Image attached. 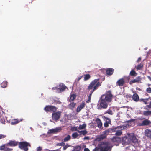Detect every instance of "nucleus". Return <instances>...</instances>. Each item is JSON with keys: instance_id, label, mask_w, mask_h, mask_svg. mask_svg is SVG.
Listing matches in <instances>:
<instances>
[{"instance_id": "nucleus-1", "label": "nucleus", "mask_w": 151, "mask_h": 151, "mask_svg": "<svg viewBox=\"0 0 151 151\" xmlns=\"http://www.w3.org/2000/svg\"><path fill=\"white\" fill-rule=\"evenodd\" d=\"M113 95L111 91H106L105 94L101 95L99 100L98 109H106L108 106L109 103L112 101Z\"/></svg>"}, {"instance_id": "nucleus-2", "label": "nucleus", "mask_w": 151, "mask_h": 151, "mask_svg": "<svg viewBox=\"0 0 151 151\" xmlns=\"http://www.w3.org/2000/svg\"><path fill=\"white\" fill-rule=\"evenodd\" d=\"M99 79H95L90 83L87 88L88 91L93 93L101 86V83L99 81Z\"/></svg>"}, {"instance_id": "nucleus-3", "label": "nucleus", "mask_w": 151, "mask_h": 151, "mask_svg": "<svg viewBox=\"0 0 151 151\" xmlns=\"http://www.w3.org/2000/svg\"><path fill=\"white\" fill-rule=\"evenodd\" d=\"M31 146L30 144L26 141L19 142L18 144L19 148L24 151H28L29 150L28 147Z\"/></svg>"}, {"instance_id": "nucleus-4", "label": "nucleus", "mask_w": 151, "mask_h": 151, "mask_svg": "<svg viewBox=\"0 0 151 151\" xmlns=\"http://www.w3.org/2000/svg\"><path fill=\"white\" fill-rule=\"evenodd\" d=\"M128 139H130V141H132L134 144V146H136L139 145V143L138 141V140L133 134H129L128 135L127 138H125V141L126 142H127V141H126V140Z\"/></svg>"}, {"instance_id": "nucleus-5", "label": "nucleus", "mask_w": 151, "mask_h": 151, "mask_svg": "<svg viewBox=\"0 0 151 151\" xmlns=\"http://www.w3.org/2000/svg\"><path fill=\"white\" fill-rule=\"evenodd\" d=\"M100 151H108L111 150V147L109 146V144L108 142H103Z\"/></svg>"}, {"instance_id": "nucleus-6", "label": "nucleus", "mask_w": 151, "mask_h": 151, "mask_svg": "<svg viewBox=\"0 0 151 151\" xmlns=\"http://www.w3.org/2000/svg\"><path fill=\"white\" fill-rule=\"evenodd\" d=\"M57 108L54 106L47 105L44 108V110L46 112H55L56 111Z\"/></svg>"}, {"instance_id": "nucleus-7", "label": "nucleus", "mask_w": 151, "mask_h": 151, "mask_svg": "<svg viewBox=\"0 0 151 151\" xmlns=\"http://www.w3.org/2000/svg\"><path fill=\"white\" fill-rule=\"evenodd\" d=\"M126 78L128 80V82L129 81L130 78L129 76L124 77V78H122L118 80L116 83V86H123L125 83V79Z\"/></svg>"}, {"instance_id": "nucleus-8", "label": "nucleus", "mask_w": 151, "mask_h": 151, "mask_svg": "<svg viewBox=\"0 0 151 151\" xmlns=\"http://www.w3.org/2000/svg\"><path fill=\"white\" fill-rule=\"evenodd\" d=\"M61 114V112L60 111L53 112L52 116V119L57 121L60 118Z\"/></svg>"}, {"instance_id": "nucleus-9", "label": "nucleus", "mask_w": 151, "mask_h": 151, "mask_svg": "<svg viewBox=\"0 0 151 151\" xmlns=\"http://www.w3.org/2000/svg\"><path fill=\"white\" fill-rule=\"evenodd\" d=\"M150 125H151V121L148 119H145L138 123L139 126H146Z\"/></svg>"}, {"instance_id": "nucleus-10", "label": "nucleus", "mask_w": 151, "mask_h": 151, "mask_svg": "<svg viewBox=\"0 0 151 151\" xmlns=\"http://www.w3.org/2000/svg\"><path fill=\"white\" fill-rule=\"evenodd\" d=\"M114 70V69L112 68H109L106 69H104L101 70V71L104 73L105 72L106 75L110 76L112 75Z\"/></svg>"}, {"instance_id": "nucleus-11", "label": "nucleus", "mask_w": 151, "mask_h": 151, "mask_svg": "<svg viewBox=\"0 0 151 151\" xmlns=\"http://www.w3.org/2000/svg\"><path fill=\"white\" fill-rule=\"evenodd\" d=\"M19 143V142L15 141H10L9 142L6 144V146L14 147L17 145H18Z\"/></svg>"}, {"instance_id": "nucleus-12", "label": "nucleus", "mask_w": 151, "mask_h": 151, "mask_svg": "<svg viewBox=\"0 0 151 151\" xmlns=\"http://www.w3.org/2000/svg\"><path fill=\"white\" fill-rule=\"evenodd\" d=\"M95 122L97 124L98 127L99 129H103L102 124L101 120L99 118H97L95 119Z\"/></svg>"}, {"instance_id": "nucleus-13", "label": "nucleus", "mask_w": 151, "mask_h": 151, "mask_svg": "<svg viewBox=\"0 0 151 151\" xmlns=\"http://www.w3.org/2000/svg\"><path fill=\"white\" fill-rule=\"evenodd\" d=\"M62 129L61 127H58L55 129H52L49 130V133H57L60 132Z\"/></svg>"}, {"instance_id": "nucleus-14", "label": "nucleus", "mask_w": 151, "mask_h": 151, "mask_svg": "<svg viewBox=\"0 0 151 151\" xmlns=\"http://www.w3.org/2000/svg\"><path fill=\"white\" fill-rule=\"evenodd\" d=\"M85 105V102H82L79 106L76 109V112H79L81 110V109L84 108Z\"/></svg>"}, {"instance_id": "nucleus-15", "label": "nucleus", "mask_w": 151, "mask_h": 151, "mask_svg": "<svg viewBox=\"0 0 151 151\" xmlns=\"http://www.w3.org/2000/svg\"><path fill=\"white\" fill-rule=\"evenodd\" d=\"M145 133L146 136L149 138L151 139V129H146Z\"/></svg>"}, {"instance_id": "nucleus-16", "label": "nucleus", "mask_w": 151, "mask_h": 151, "mask_svg": "<svg viewBox=\"0 0 151 151\" xmlns=\"http://www.w3.org/2000/svg\"><path fill=\"white\" fill-rule=\"evenodd\" d=\"M141 80V78L139 76L137 77L136 79H134L131 80L129 82V84L130 85H132L133 83H134L136 82H138L139 81Z\"/></svg>"}, {"instance_id": "nucleus-17", "label": "nucleus", "mask_w": 151, "mask_h": 151, "mask_svg": "<svg viewBox=\"0 0 151 151\" xmlns=\"http://www.w3.org/2000/svg\"><path fill=\"white\" fill-rule=\"evenodd\" d=\"M132 99L135 102H138L139 100V96L136 93L133 94L132 96Z\"/></svg>"}, {"instance_id": "nucleus-18", "label": "nucleus", "mask_w": 151, "mask_h": 151, "mask_svg": "<svg viewBox=\"0 0 151 151\" xmlns=\"http://www.w3.org/2000/svg\"><path fill=\"white\" fill-rule=\"evenodd\" d=\"M143 114L146 116H151V111H144Z\"/></svg>"}, {"instance_id": "nucleus-19", "label": "nucleus", "mask_w": 151, "mask_h": 151, "mask_svg": "<svg viewBox=\"0 0 151 151\" xmlns=\"http://www.w3.org/2000/svg\"><path fill=\"white\" fill-rule=\"evenodd\" d=\"M71 139L70 136L69 135H68L66 137L62 139V141L64 142H66L70 140Z\"/></svg>"}, {"instance_id": "nucleus-20", "label": "nucleus", "mask_w": 151, "mask_h": 151, "mask_svg": "<svg viewBox=\"0 0 151 151\" xmlns=\"http://www.w3.org/2000/svg\"><path fill=\"white\" fill-rule=\"evenodd\" d=\"M148 100L149 98H141L139 100L140 101L143 102L145 104H148Z\"/></svg>"}, {"instance_id": "nucleus-21", "label": "nucleus", "mask_w": 151, "mask_h": 151, "mask_svg": "<svg viewBox=\"0 0 151 151\" xmlns=\"http://www.w3.org/2000/svg\"><path fill=\"white\" fill-rule=\"evenodd\" d=\"M103 118L104 120L105 121V122L109 124H111V120L109 118L104 116Z\"/></svg>"}, {"instance_id": "nucleus-22", "label": "nucleus", "mask_w": 151, "mask_h": 151, "mask_svg": "<svg viewBox=\"0 0 151 151\" xmlns=\"http://www.w3.org/2000/svg\"><path fill=\"white\" fill-rule=\"evenodd\" d=\"M143 68V65L142 63H141L138 65L136 67V69L138 70H142Z\"/></svg>"}, {"instance_id": "nucleus-23", "label": "nucleus", "mask_w": 151, "mask_h": 151, "mask_svg": "<svg viewBox=\"0 0 151 151\" xmlns=\"http://www.w3.org/2000/svg\"><path fill=\"white\" fill-rule=\"evenodd\" d=\"M19 122V121L17 119H15L13 120L11 123V124L12 125H15Z\"/></svg>"}, {"instance_id": "nucleus-24", "label": "nucleus", "mask_w": 151, "mask_h": 151, "mask_svg": "<svg viewBox=\"0 0 151 151\" xmlns=\"http://www.w3.org/2000/svg\"><path fill=\"white\" fill-rule=\"evenodd\" d=\"M8 82L6 81H4L1 84V87L4 88L7 87V86Z\"/></svg>"}, {"instance_id": "nucleus-25", "label": "nucleus", "mask_w": 151, "mask_h": 151, "mask_svg": "<svg viewBox=\"0 0 151 151\" xmlns=\"http://www.w3.org/2000/svg\"><path fill=\"white\" fill-rule=\"evenodd\" d=\"M86 126V125L85 124H83L82 125H80L79 126L78 129L79 130L83 129H85Z\"/></svg>"}, {"instance_id": "nucleus-26", "label": "nucleus", "mask_w": 151, "mask_h": 151, "mask_svg": "<svg viewBox=\"0 0 151 151\" xmlns=\"http://www.w3.org/2000/svg\"><path fill=\"white\" fill-rule=\"evenodd\" d=\"M76 95L74 94H73L70 95V101H73L76 98Z\"/></svg>"}, {"instance_id": "nucleus-27", "label": "nucleus", "mask_w": 151, "mask_h": 151, "mask_svg": "<svg viewBox=\"0 0 151 151\" xmlns=\"http://www.w3.org/2000/svg\"><path fill=\"white\" fill-rule=\"evenodd\" d=\"M59 88V89H58V90H59L60 91H64L66 89V87L64 85H62V86H60V88Z\"/></svg>"}, {"instance_id": "nucleus-28", "label": "nucleus", "mask_w": 151, "mask_h": 151, "mask_svg": "<svg viewBox=\"0 0 151 151\" xmlns=\"http://www.w3.org/2000/svg\"><path fill=\"white\" fill-rule=\"evenodd\" d=\"M76 103H74V102L71 103L69 105V108L70 109H73L75 107L76 105Z\"/></svg>"}, {"instance_id": "nucleus-29", "label": "nucleus", "mask_w": 151, "mask_h": 151, "mask_svg": "<svg viewBox=\"0 0 151 151\" xmlns=\"http://www.w3.org/2000/svg\"><path fill=\"white\" fill-rule=\"evenodd\" d=\"M78 132L80 133L81 135H85L87 133V132L86 130L83 131H78Z\"/></svg>"}, {"instance_id": "nucleus-30", "label": "nucleus", "mask_w": 151, "mask_h": 151, "mask_svg": "<svg viewBox=\"0 0 151 151\" xmlns=\"http://www.w3.org/2000/svg\"><path fill=\"white\" fill-rule=\"evenodd\" d=\"M78 136L79 135L76 132L73 133L72 135V136L73 139H76L77 138Z\"/></svg>"}, {"instance_id": "nucleus-31", "label": "nucleus", "mask_w": 151, "mask_h": 151, "mask_svg": "<svg viewBox=\"0 0 151 151\" xmlns=\"http://www.w3.org/2000/svg\"><path fill=\"white\" fill-rule=\"evenodd\" d=\"M137 74V73L134 70H131L130 73V75L132 76H135Z\"/></svg>"}, {"instance_id": "nucleus-32", "label": "nucleus", "mask_w": 151, "mask_h": 151, "mask_svg": "<svg viewBox=\"0 0 151 151\" xmlns=\"http://www.w3.org/2000/svg\"><path fill=\"white\" fill-rule=\"evenodd\" d=\"M84 76V81H86V80H87L89 79L91 77L90 75L88 74L85 75Z\"/></svg>"}, {"instance_id": "nucleus-33", "label": "nucleus", "mask_w": 151, "mask_h": 151, "mask_svg": "<svg viewBox=\"0 0 151 151\" xmlns=\"http://www.w3.org/2000/svg\"><path fill=\"white\" fill-rule=\"evenodd\" d=\"M113 141L114 142H118L121 140V139L118 137H114L112 139Z\"/></svg>"}, {"instance_id": "nucleus-34", "label": "nucleus", "mask_w": 151, "mask_h": 151, "mask_svg": "<svg viewBox=\"0 0 151 151\" xmlns=\"http://www.w3.org/2000/svg\"><path fill=\"white\" fill-rule=\"evenodd\" d=\"M111 130L109 129L106 130L103 132V134L104 135H107L108 133L111 132Z\"/></svg>"}, {"instance_id": "nucleus-35", "label": "nucleus", "mask_w": 151, "mask_h": 151, "mask_svg": "<svg viewBox=\"0 0 151 151\" xmlns=\"http://www.w3.org/2000/svg\"><path fill=\"white\" fill-rule=\"evenodd\" d=\"M93 92H90L89 95L88 96V99L86 101V102L87 103H89L91 102V97L93 93Z\"/></svg>"}, {"instance_id": "nucleus-36", "label": "nucleus", "mask_w": 151, "mask_h": 151, "mask_svg": "<svg viewBox=\"0 0 151 151\" xmlns=\"http://www.w3.org/2000/svg\"><path fill=\"white\" fill-rule=\"evenodd\" d=\"M122 134V132L120 130H119L116 131L115 133V135L116 136H120Z\"/></svg>"}, {"instance_id": "nucleus-37", "label": "nucleus", "mask_w": 151, "mask_h": 151, "mask_svg": "<svg viewBox=\"0 0 151 151\" xmlns=\"http://www.w3.org/2000/svg\"><path fill=\"white\" fill-rule=\"evenodd\" d=\"M105 113H108L109 114L112 115L113 113L112 111L110 109H109L105 112Z\"/></svg>"}, {"instance_id": "nucleus-38", "label": "nucleus", "mask_w": 151, "mask_h": 151, "mask_svg": "<svg viewBox=\"0 0 151 151\" xmlns=\"http://www.w3.org/2000/svg\"><path fill=\"white\" fill-rule=\"evenodd\" d=\"M0 117H1V119H0V122L2 123L3 124H5V120L4 118H1V116L0 115Z\"/></svg>"}, {"instance_id": "nucleus-39", "label": "nucleus", "mask_w": 151, "mask_h": 151, "mask_svg": "<svg viewBox=\"0 0 151 151\" xmlns=\"http://www.w3.org/2000/svg\"><path fill=\"white\" fill-rule=\"evenodd\" d=\"M126 97L128 100H130L132 98V96L130 94H127L126 95Z\"/></svg>"}, {"instance_id": "nucleus-40", "label": "nucleus", "mask_w": 151, "mask_h": 151, "mask_svg": "<svg viewBox=\"0 0 151 151\" xmlns=\"http://www.w3.org/2000/svg\"><path fill=\"white\" fill-rule=\"evenodd\" d=\"M5 149H6V147H5V145H2L0 147V150L5 151Z\"/></svg>"}, {"instance_id": "nucleus-41", "label": "nucleus", "mask_w": 151, "mask_h": 151, "mask_svg": "<svg viewBox=\"0 0 151 151\" xmlns=\"http://www.w3.org/2000/svg\"><path fill=\"white\" fill-rule=\"evenodd\" d=\"M72 131H77L78 132V128L77 127H72L71 129Z\"/></svg>"}, {"instance_id": "nucleus-42", "label": "nucleus", "mask_w": 151, "mask_h": 151, "mask_svg": "<svg viewBox=\"0 0 151 151\" xmlns=\"http://www.w3.org/2000/svg\"><path fill=\"white\" fill-rule=\"evenodd\" d=\"M146 91L148 93H151V88L150 87L147 88L146 89Z\"/></svg>"}, {"instance_id": "nucleus-43", "label": "nucleus", "mask_w": 151, "mask_h": 151, "mask_svg": "<svg viewBox=\"0 0 151 151\" xmlns=\"http://www.w3.org/2000/svg\"><path fill=\"white\" fill-rule=\"evenodd\" d=\"M70 146V145H68V144H66V145H65L63 147V150H65L67 148Z\"/></svg>"}, {"instance_id": "nucleus-44", "label": "nucleus", "mask_w": 151, "mask_h": 151, "mask_svg": "<svg viewBox=\"0 0 151 151\" xmlns=\"http://www.w3.org/2000/svg\"><path fill=\"white\" fill-rule=\"evenodd\" d=\"M6 137V135H4L3 134H0V139H3L5 138Z\"/></svg>"}, {"instance_id": "nucleus-45", "label": "nucleus", "mask_w": 151, "mask_h": 151, "mask_svg": "<svg viewBox=\"0 0 151 151\" xmlns=\"http://www.w3.org/2000/svg\"><path fill=\"white\" fill-rule=\"evenodd\" d=\"M58 145L59 146H64L65 145V143L64 142H62L60 143H59L58 144Z\"/></svg>"}, {"instance_id": "nucleus-46", "label": "nucleus", "mask_w": 151, "mask_h": 151, "mask_svg": "<svg viewBox=\"0 0 151 151\" xmlns=\"http://www.w3.org/2000/svg\"><path fill=\"white\" fill-rule=\"evenodd\" d=\"M12 149H11L9 148L6 147L5 151H10L12 150Z\"/></svg>"}, {"instance_id": "nucleus-47", "label": "nucleus", "mask_w": 151, "mask_h": 151, "mask_svg": "<svg viewBox=\"0 0 151 151\" xmlns=\"http://www.w3.org/2000/svg\"><path fill=\"white\" fill-rule=\"evenodd\" d=\"M146 107H147L149 109L151 108V101L150 102L149 105H147Z\"/></svg>"}, {"instance_id": "nucleus-48", "label": "nucleus", "mask_w": 151, "mask_h": 151, "mask_svg": "<svg viewBox=\"0 0 151 151\" xmlns=\"http://www.w3.org/2000/svg\"><path fill=\"white\" fill-rule=\"evenodd\" d=\"M109 124H108L107 123L104 122V126L105 127H107L109 126Z\"/></svg>"}, {"instance_id": "nucleus-49", "label": "nucleus", "mask_w": 151, "mask_h": 151, "mask_svg": "<svg viewBox=\"0 0 151 151\" xmlns=\"http://www.w3.org/2000/svg\"><path fill=\"white\" fill-rule=\"evenodd\" d=\"M42 148L40 147H38L37 148V151H41Z\"/></svg>"}, {"instance_id": "nucleus-50", "label": "nucleus", "mask_w": 151, "mask_h": 151, "mask_svg": "<svg viewBox=\"0 0 151 151\" xmlns=\"http://www.w3.org/2000/svg\"><path fill=\"white\" fill-rule=\"evenodd\" d=\"M99 148L96 147L95 149L93 150V151H98L99 150Z\"/></svg>"}, {"instance_id": "nucleus-51", "label": "nucleus", "mask_w": 151, "mask_h": 151, "mask_svg": "<svg viewBox=\"0 0 151 151\" xmlns=\"http://www.w3.org/2000/svg\"><path fill=\"white\" fill-rule=\"evenodd\" d=\"M83 76H80L78 78L77 81H79V80L82 78V77Z\"/></svg>"}, {"instance_id": "nucleus-52", "label": "nucleus", "mask_w": 151, "mask_h": 151, "mask_svg": "<svg viewBox=\"0 0 151 151\" xmlns=\"http://www.w3.org/2000/svg\"><path fill=\"white\" fill-rule=\"evenodd\" d=\"M52 89L55 90H57L59 89V88H58L57 87H53L52 88Z\"/></svg>"}, {"instance_id": "nucleus-53", "label": "nucleus", "mask_w": 151, "mask_h": 151, "mask_svg": "<svg viewBox=\"0 0 151 151\" xmlns=\"http://www.w3.org/2000/svg\"><path fill=\"white\" fill-rule=\"evenodd\" d=\"M49 151H61V150L60 149H59L55 150H49Z\"/></svg>"}, {"instance_id": "nucleus-54", "label": "nucleus", "mask_w": 151, "mask_h": 151, "mask_svg": "<svg viewBox=\"0 0 151 151\" xmlns=\"http://www.w3.org/2000/svg\"><path fill=\"white\" fill-rule=\"evenodd\" d=\"M141 57H139L137 60V62L138 63L141 60Z\"/></svg>"}, {"instance_id": "nucleus-55", "label": "nucleus", "mask_w": 151, "mask_h": 151, "mask_svg": "<svg viewBox=\"0 0 151 151\" xmlns=\"http://www.w3.org/2000/svg\"><path fill=\"white\" fill-rule=\"evenodd\" d=\"M84 151H90L89 149L88 148H85L84 150Z\"/></svg>"}, {"instance_id": "nucleus-56", "label": "nucleus", "mask_w": 151, "mask_h": 151, "mask_svg": "<svg viewBox=\"0 0 151 151\" xmlns=\"http://www.w3.org/2000/svg\"><path fill=\"white\" fill-rule=\"evenodd\" d=\"M134 120V119H131L129 120H128V121H127V122H133Z\"/></svg>"}, {"instance_id": "nucleus-57", "label": "nucleus", "mask_w": 151, "mask_h": 151, "mask_svg": "<svg viewBox=\"0 0 151 151\" xmlns=\"http://www.w3.org/2000/svg\"><path fill=\"white\" fill-rule=\"evenodd\" d=\"M84 139H89V137H85Z\"/></svg>"}, {"instance_id": "nucleus-58", "label": "nucleus", "mask_w": 151, "mask_h": 151, "mask_svg": "<svg viewBox=\"0 0 151 151\" xmlns=\"http://www.w3.org/2000/svg\"><path fill=\"white\" fill-rule=\"evenodd\" d=\"M147 77L150 81H151V77L150 76H147Z\"/></svg>"}, {"instance_id": "nucleus-59", "label": "nucleus", "mask_w": 151, "mask_h": 151, "mask_svg": "<svg viewBox=\"0 0 151 151\" xmlns=\"http://www.w3.org/2000/svg\"><path fill=\"white\" fill-rule=\"evenodd\" d=\"M49 150H48L47 149H45L44 150H42V151H49Z\"/></svg>"}, {"instance_id": "nucleus-60", "label": "nucleus", "mask_w": 151, "mask_h": 151, "mask_svg": "<svg viewBox=\"0 0 151 151\" xmlns=\"http://www.w3.org/2000/svg\"><path fill=\"white\" fill-rule=\"evenodd\" d=\"M72 151H79L77 149H74Z\"/></svg>"}, {"instance_id": "nucleus-61", "label": "nucleus", "mask_w": 151, "mask_h": 151, "mask_svg": "<svg viewBox=\"0 0 151 151\" xmlns=\"http://www.w3.org/2000/svg\"><path fill=\"white\" fill-rule=\"evenodd\" d=\"M151 85V84H148V86H150V85Z\"/></svg>"}, {"instance_id": "nucleus-62", "label": "nucleus", "mask_w": 151, "mask_h": 151, "mask_svg": "<svg viewBox=\"0 0 151 151\" xmlns=\"http://www.w3.org/2000/svg\"><path fill=\"white\" fill-rule=\"evenodd\" d=\"M144 119V118H142V119H142H142Z\"/></svg>"}]
</instances>
